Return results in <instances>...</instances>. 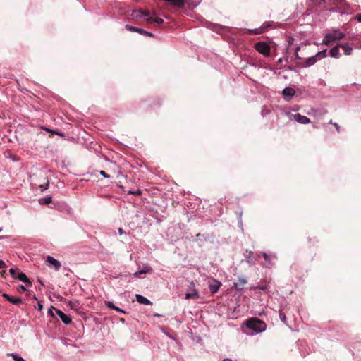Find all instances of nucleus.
Returning a JSON list of instances; mask_svg holds the SVG:
<instances>
[{"instance_id": "obj_1", "label": "nucleus", "mask_w": 361, "mask_h": 361, "mask_svg": "<svg viewBox=\"0 0 361 361\" xmlns=\"http://www.w3.org/2000/svg\"><path fill=\"white\" fill-rule=\"evenodd\" d=\"M345 36V35L340 30L334 29L324 35L322 44L329 45L333 42L343 39Z\"/></svg>"}, {"instance_id": "obj_2", "label": "nucleus", "mask_w": 361, "mask_h": 361, "mask_svg": "<svg viewBox=\"0 0 361 361\" xmlns=\"http://www.w3.org/2000/svg\"><path fill=\"white\" fill-rule=\"evenodd\" d=\"M246 326L247 328L257 333L263 332L266 329L265 323L257 319H249L246 324Z\"/></svg>"}, {"instance_id": "obj_3", "label": "nucleus", "mask_w": 361, "mask_h": 361, "mask_svg": "<svg viewBox=\"0 0 361 361\" xmlns=\"http://www.w3.org/2000/svg\"><path fill=\"white\" fill-rule=\"evenodd\" d=\"M326 49H324L317 52L314 56H311L306 59L305 62V67H310L314 65L318 60H320L326 56Z\"/></svg>"}, {"instance_id": "obj_4", "label": "nucleus", "mask_w": 361, "mask_h": 361, "mask_svg": "<svg viewBox=\"0 0 361 361\" xmlns=\"http://www.w3.org/2000/svg\"><path fill=\"white\" fill-rule=\"evenodd\" d=\"M255 49L257 51L263 54L264 56H268L270 54V47L264 42H259L255 44Z\"/></svg>"}, {"instance_id": "obj_5", "label": "nucleus", "mask_w": 361, "mask_h": 361, "mask_svg": "<svg viewBox=\"0 0 361 361\" xmlns=\"http://www.w3.org/2000/svg\"><path fill=\"white\" fill-rule=\"evenodd\" d=\"M46 262L48 267H53L56 271L61 267L60 262L51 256L47 257Z\"/></svg>"}, {"instance_id": "obj_6", "label": "nucleus", "mask_w": 361, "mask_h": 361, "mask_svg": "<svg viewBox=\"0 0 361 361\" xmlns=\"http://www.w3.org/2000/svg\"><path fill=\"white\" fill-rule=\"evenodd\" d=\"M291 118L301 124H307L310 123V119L309 118L305 116H302L300 114H293Z\"/></svg>"}, {"instance_id": "obj_7", "label": "nucleus", "mask_w": 361, "mask_h": 361, "mask_svg": "<svg viewBox=\"0 0 361 361\" xmlns=\"http://www.w3.org/2000/svg\"><path fill=\"white\" fill-rule=\"evenodd\" d=\"M55 312L65 324H69L71 322V317L64 314L61 310L55 309Z\"/></svg>"}, {"instance_id": "obj_8", "label": "nucleus", "mask_w": 361, "mask_h": 361, "mask_svg": "<svg viewBox=\"0 0 361 361\" xmlns=\"http://www.w3.org/2000/svg\"><path fill=\"white\" fill-rule=\"evenodd\" d=\"M126 28L128 30L133 31V32H138L140 34L145 35H147V36H149V37H152L153 36V34L149 32H148V31H146V30H142L141 28L133 27V26H131V25H127L126 26Z\"/></svg>"}, {"instance_id": "obj_9", "label": "nucleus", "mask_w": 361, "mask_h": 361, "mask_svg": "<svg viewBox=\"0 0 361 361\" xmlns=\"http://www.w3.org/2000/svg\"><path fill=\"white\" fill-rule=\"evenodd\" d=\"M295 92L293 88L286 87L283 90V95L286 100L289 101L295 94Z\"/></svg>"}, {"instance_id": "obj_10", "label": "nucleus", "mask_w": 361, "mask_h": 361, "mask_svg": "<svg viewBox=\"0 0 361 361\" xmlns=\"http://www.w3.org/2000/svg\"><path fill=\"white\" fill-rule=\"evenodd\" d=\"M2 296L13 305H18L22 302V299L20 298L12 297L7 293H3Z\"/></svg>"}, {"instance_id": "obj_11", "label": "nucleus", "mask_w": 361, "mask_h": 361, "mask_svg": "<svg viewBox=\"0 0 361 361\" xmlns=\"http://www.w3.org/2000/svg\"><path fill=\"white\" fill-rule=\"evenodd\" d=\"M339 47H340V44L339 45L338 44V45L335 46L334 47H333L332 49H330L329 55L331 57L338 59L341 56V53H340V51H339Z\"/></svg>"}, {"instance_id": "obj_12", "label": "nucleus", "mask_w": 361, "mask_h": 361, "mask_svg": "<svg viewBox=\"0 0 361 361\" xmlns=\"http://www.w3.org/2000/svg\"><path fill=\"white\" fill-rule=\"evenodd\" d=\"M199 293L196 289H192L190 293H187L185 295V300L199 298Z\"/></svg>"}, {"instance_id": "obj_13", "label": "nucleus", "mask_w": 361, "mask_h": 361, "mask_svg": "<svg viewBox=\"0 0 361 361\" xmlns=\"http://www.w3.org/2000/svg\"><path fill=\"white\" fill-rule=\"evenodd\" d=\"M16 279H18L20 281L26 283L29 286H30L32 285L30 279H28V277L24 273H19V274H18V276H17Z\"/></svg>"}, {"instance_id": "obj_14", "label": "nucleus", "mask_w": 361, "mask_h": 361, "mask_svg": "<svg viewBox=\"0 0 361 361\" xmlns=\"http://www.w3.org/2000/svg\"><path fill=\"white\" fill-rule=\"evenodd\" d=\"M146 21L148 23H156L157 24H161L164 22V20L161 18L156 17V16H148L146 18Z\"/></svg>"}, {"instance_id": "obj_15", "label": "nucleus", "mask_w": 361, "mask_h": 361, "mask_svg": "<svg viewBox=\"0 0 361 361\" xmlns=\"http://www.w3.org/2000/svg\"><path fill=\"white\" fill-rule=\"evenodd\" d=\"M135 298H136V300L140 304H145V305L151 304V302L147 298H146L145 297H144L140 294H137L135 295Z\"/></svg>"}, {"instance_id": "obj_16", "label": "nucleus", "mask_w": 361, "mask_h": 361, "mask_svg": "<svg viewBox=\"0 0 361 361\" xmlns=\"http://www.w3.org/2000/svg\"><path fill=\"white\" fill-rule=\"evenodd\" d=\"M133 16L135 18L147 17L149 16V12L142 11H134Z\"/></svg>"}, {"instance_id": "obj_17", "label": "nucleus", "mask_w": 361, "mask_h": 361, "mask_svg": "<svg viewBox=\"0 0 361 361\" xmlns=\"http://www.w3.org/2000/svg\"><path fill=\"white\" fill-rule=\"evenodd\" d=\"M152 271V268L148 266V265H146L145 266L144 269L142 270H140V271H136L134 275L135 277H140L141 274H145V273H148V272H150Z\"/></svg>"}, {"instance_id": "obj_18", "label": "nucleus", "mask_w": 361, "mask_h": 361, "mask_svg": "<svg viewBox=\"0 0 361 361\" xmlns=\"http://www.w3.org/2000/svg\"><path fill=\"white\" fill-rule=\"evenodd\" d=\"M220 286L221 283L217 281H215L213 284H210L209 286L210 292L213 294L216 293L219 290Z\"/></svg>"}, {"instance_id": "obj_19", "label": "nucleus", "mask_w": 361, "mask_h": 361, "mask_svg": "<svg viewBox=\"0 0 361 361\" xmlns=\"http://www.w3.org/2000/svg\"><path fill=\"white\" fill-rule=\"evenodd\" d=\"M245 258L247 262V263L250 265H253L255 264V259L252 257V251H246Z\"/></svg>"}, {"instance_id": "obj_20", "label": "nucleus", "mask_w": 361, "mask_h": 361, "mask_svg": "<svg viewBox=\"0 0 361 361\" xmlns=\"http://www.w3.org/2000/svg\"><path fill=\"white\" fill-rule=\"evenodd\" d=\"M247 283V280L244 278H240L238 280V283H234V287L236 288V289H238V290H240L243 288V286L246 284Z\"/></svg>"}, {"instance_id": "obj_21", "label": "nucleus", "mask_w": 361, "mask_h": 361, "mask_svg": "<svg viewBox=\"0 0 361 361\" xmlns=\"http://www.w3.org/2000/svg\"><path fill=\"white\" fill-rule=\"evenodd\" d=\"M340 47L343 48L345 54L350 55L353 51V48L350 47L348 44H340Z\"/></svg>"}, {"instance_id": "obj_22", "label": "nucleus", "mask_w": 361, "mask_h": 361, "mask_svg": "<svg viewBox=\"0 0 361 361\" xmlns=\"http://www.w3.org/2000/svg\"><path fill=\"white\" fill-rule=\"evenodd\" d=\"M68 306L73 310H78L80 308V303L78 301H68Z\"/></svg>"}, {"instance_id": "obj_23", "label": "nucleus", "mask_w": 361, "mask_h": 361, "mask_svg": "<svg viewBox=\"0 0 361 361\" xmlns=\"http://www.w3.org/2000/svg\"><path fill=\"white\" fill-rule=\"evenodd\" d=\"M51 202V197L47 196L44 198H41L39 200V202L41 204H49Z\"/></svg>"}, {"instance_id": "obj_24", "label": "nucleus", "mask_w": 361, "mask_h": 361, "mask_svg": "<svg viewBox=\"0 0 361 361\" xmlns=\"http://www.w3.org/2000/svg\"><path fill=\"white\" fill-rule=\"evenodd\" d=\"M246 32L249 34H251V35H258V34H260L262 32V28H256V29H253V30H247Z\"/></svg>"}, {"instance_id": "obj_25", "label": "nucleus", "mask_w": 361, "mask_h": 361, "mask_svg": "<svg viewBox=\"0 0 361 361\" xmlns=\"http://www.w3.org/2000/svg\"><path fill=\"white\" fill-rule=\"evenodd\" d=\"M10 355L13 357L14 361H25L23 357H21L20 356H18L14 353H11V354H10Z\"/></svg>"}, {"instance_id": "obj_26", "label": "nucleus", "mask_w": 361, "mask_h": 361, "mask_svg": "<svg viewBox=\"0 0 361 361\" xmlns=\"http://www.w3.org/2000/svg\"><path fill=\"white\" fill-rule=\"evenodd\" d=\"M9 273L11 274V275L13 278H14V279L17 278L18 274H16V271L14 269L11 268L9 269Z\"/></svg>"}, {"instance_id": "obj_27", "label": "nucleus", "mask_w": 361, "mask_h": 361, "mask_svg": "<svg viewBox=\"0 0 361 361\" xmlns=\"http://www.w3.org/2000/svg\"><path fill=\"white\" fill-rule=\"evenodd\" d=\"M17 289H18V291L20 293H23L26 290V288L23 285L18 286Z\"/></svg>"}, {"instance_id": "obj_28", "label": "nucleus", "mask_w": 361, "mask_h": 361, "mask_svg": "<svg viewBox=\"0 0 361 361\" xmlns=\"http://www.w3.org/2000/svg\"><path fill=\"white\" fill-rule=\"evenodd\" d=\"M106 305L107 307L110 308V309H113L114 308L115 305H114V303L112 302H110V301H108L106 302Z\"/></svg>"}, {"instance_id": "obj_29", "label": "nucleus", "mask_w": 361, "mask_h": 361, "mask_svg": "<svg viewBox=\"0 0 361 361\" xmlns=\"http://www.w3.org/2000/svg\"><path fill=\"white\" fill-rule=\"evenodd\" d=\"M99 174H100V175H102V176H103L104 178H109V177H110V176H109V175H108V174H107L105 171H99Z\"/></svg>"}, {"instance_id": "obj_30", "label": "nucleus", "mask_w": 361, "mask_h": 361, "mask_svg": "<svg viewBox=\"0 0 361 361\" xmlns=\"http://www.w3.org/2000/svg\"><path fill=\"white\" fill-rule=\"evenodd\" d=\"M6 267V263L4 260L0 259V269H4Z\"/></svg>"}, {"instance_id": "obj_31", "label": "nucleus", "mask_w": 361, "mask_h": 361, "mask_svg": "<svg viewBox=\"0 0 361 361\" xmlns=\"http://www.w3.org/2000/svg\"><path fill=\"white\" fill-rule=\"evenodd\" d=\"M280 319L282 322H285L286 319V317L283 313L280 314Z\"/></svg>"}, {"instance_id": "obj_32", "label": "nucleus", "mask_w": 361, "mask_h": 361, "mask_svg": "<svg viewBox=\"0 0 361 361\" xmlns=\"http://www.w3.org/2000/svg\"><path fill=\"white\" fill-rule=\"evenodd\" d=\"M128 192L130 194H135V195H140L141 194L140 190H137L136 191H129Z\"/></svg>"}, {"instance_id": "obj_33", "label": "nucleus", "mask_w": 361, "mask_h": 361, "mask_svg": "<svg viewBox=\"0 0 361 361\" xmlns=\"http://www.w3.org/2000/svg\"><path fill=\"white\" fill-rule=\"evenodd\" d=\"M262 255H263V257H264V259H265L267 262H269V258H270V257H269L267 254H266V253H263V254H262Z\"/></svg>"}, {"instance_id": "obj_34", "label": "nucleus", "mask_w": 361, "mask_h": 361, "mask_svg": "<svg viewBox=\"0 0 361 361\" xmlns=\"http://www.w3.org/2000/svg\"><path fill=\"white\" fill-rule=\"evenodd\" d=\"M37 309L38 310L41 311L43 309V305L41 303V302H38L37 304Z\"/></svg>"}, {"instance_id": "obj_35", "label": "nucleus", "mask_w": 361, "mask_h": 361, "mask_svg": "<svg viewBox=\"0 0 361 361\" xmlns=\"http://www.w3.org/2000/svg\"><path fill=\"white\" fill-rule=\"evenodd\" d=\"M355 18L358 20L359 22H361V13H358L355 16Z\"/></svg>"}, {"instance_id": "obj_36", "label": "nucleus", "mask_w": 361, "mask_h": 361, "mask_svg": "<svg viewBox=\"0 0 361 361\" xmlns=\"http://www.w3.org/2000/svg\"><path fill=\"white\" fill-rule=\"evenodd\" d=\"M114 310H115L117 312H121L122 313H125V312L123 310H122L121 308H119L118 307H116V306L114 307Z\"/></svg>"}, {"instance_id": "obj_37", "label": "nucleus", "mask_w": 361, "mask_h": 361, "mask_svg": "<svg viewBox=\"0 0 361 361\" xmlns=\"http://www.w3.org/2000/svg\"><path fill=\"white\" fill-rule=\"evenodd\" d=\"M334 126H335V128H336V130H337L338 132H339V130H340V126H339V125H338V123H334Z\"/></svg>"}, {"instance_id": "obj_38", "label": "nucleus", "mask_w": 361, "mask_h": 361, "mask_svg": "<svg viewBox=\"0 0 361 361\" xmlns=\"http://www.w3.org/2000/svg\"><path fill=\"white\" fill-rule=\"evenodd\" d=\"M118 233L120 235H122L124 233V231L121 228H118Z\"/></svg>"}, {"instance_id": "obj_39", "label": "nucleus", "mask_w": 361, "mask_h": 361, "mask_svg": "<svg viewBox=\"0 0 361 361\" xmlns=\"http://www.w3.org/2000/svg\"><path fill=\"white\" fill-rule=\"evenodd\" d=\"M48 185H49V182H47V185H46V187L42 188V186H41V188H42L41 190H42V191H44V190H46V189H47V186H48Z\"/></svg>"}, {"instance_id": "obj_40", "label": "nucleus", "mask_w": 361, "mask_h": 361, "mask_svg": "<svg viewBox=\"0 0 361 361\" xmlns=\"http://www.w3.org/2000/svg\"><path fill=\"white\" fill-rule=\"evenodd\" d=\"M318 1H319V3H318L319 5L324 3V0H318Z\"/></svg>"}, {"instance_id": "obj_41", "label": "nucleus", "mask_w": 361, "mask_h": 361, "mask_svg": "<svg viewBox=\"0 0 361 361\" xmlns=\"http://www.w3.org/2000/svg\"><path fill=\"white\" fill-rule=\"evenodd\" d=\"M56 298L61 300L63 299V297L62 296H60V295H58L56 296Z\"/></svg>"}, {"instance_id": "obj_42", "label": "nucleus", "mask_w": 361, "mask_h": 361, "mask_svg": "<svg viewBox=\"0 0 361 361\" xmlns=\"http://www.w3.org/2000/svg\"><path fill=\"white\" fill-rule=\"evenodd\" d=\"M299 49H300V48H299V47H297V49H296V57H297V58H299V57H298V51Z\"/></svg>"}, {"instance_id": "obj_43", "label": "nucleus", "mask_w": 361, "mask_h": 361, "mask_svg": "<svg viewBox=\"0 0 361 361\" xmlns=\"http://www.w3.org/2000/svg\"><path fill=\"white\" fill-rule=\"evenodd\" d=\"M223 361H232L231 359H224Z\"/></svg>"}, {"instance_id": "obj_44", "label": "nucleus", "mask_w": 361, "mask_h": 361, "mask_svg": "<svg viewBox=\"0 0 361 361\" xmlns=\"http://www.w3.org/2000/svg\"><path fill=\"white\" fill-rule=\"evenodd\" d=\"M329 123H331V124L334 125V123H333L332 120H331V121H329Z\"/></svg>"}, {"instance_id": "obj_45", "label": "nucleus", "mask_w": 361, "mask_h": 361, "mask_svg": "<svg viewBox=\"0 0 361 361\" xmlns=\"http://www.w3.org/2000/svg\"><path fill=\"white\" fill-rule=\"evenodd\" d=\"M49 313H51V314H52V313H51V309H49Z\"/></svg>"}, {"instance_id": "obj_46", "label": "nucleus", "mask_w": 361, "mask_h": 361, "mask_svg": "<svg viewBox=\"0 0 361 361\" xmlns=\"http://www.w3.org/2000/svg\"><path fill=\"white\" fill-rule=\"evenodd\" d=\"M1 231V229H0V231Z\"/></svg>"}]
</instances>
